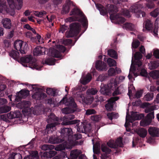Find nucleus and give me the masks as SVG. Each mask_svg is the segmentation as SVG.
I'll return each instance as SVG.
<instances>
[{"label":"nucleus","mask_w":159,"mask_h":159,"mask_svg":"<svg viewBox=\"0 0 159 159\" xmlns=\"http://www.w3.org/2000/svg\"><path fill=\"white\" fill-rule=\"evenodd\" d=\"M81 153V151L78 149L72 150L70 152V156L68 158V159H77Z\"/></svg>","instance_id":"obj_26"},{"label":"nucleus","mask_w":159,"mask_h":159,"mask_svg":"<svg viewBox=\"0 0 159 159\" xmlns=\"http://www.w3.org/2000/svg\"><path fill=\"white\" fill-rule=\"evenodd\" d=\"M108 12L110 15V18L111 19L114 16H115V14L118 11L117 7L111 4L110 5L108 8Z\"/></svg>","instance_id":"obj_22"},{"label":"nucleus","mask_w":159,"mask_h":159,"mask_svg":"<svg viewBox=\"0 0 159 159\" xmlns=\"http://www.w3.org/2000/svg\"><path fill=\"white\" fill-rule=\"evenodd\" d=\"M149 64V68L150 69H155L159 66V61H151Z\"/></svg>","instance_id":"obj_37"},{"label":"nucleus","mask_w":159,"mask_h":159,"mask_svg":"<svg viewBox=\"0 0 159 159\" xmlns=\"http://www.w3.org/2000/svg\"><path fill=\"white\" fill-rule=\"evenodd\" d=\"M58 118L54 114H51L49 116L48 122H57L58 121Z\"/></svg>","instance_id":"obj_45"},{"label":"nucleus","mask_w":159,"mask_h":159,"mask_svg":"<svg viewBox=\"0 0 159 159\" xmlns=\"http://www.w3.org/2000/svg\"><path fill=\"white\" fill-rule=\"evenodd\" d=\"M144 117V115L142 114H139L136 112H134L131 116L128 119L126 116V121L125 126L126 128L129 125V122L133 123L135 120H140Z\"/></svg>","instance_id":"obj_9"},{"label":"nucleus","mask_w":159,"mask_h":159,"mask_svg":"<svg viewBox=\"0 0 159 159\" xmlns=\"http://www.w3.org/2000/svg\"><path fill=\"white\" fill-rule=\"evenodd\" d=\"M77 124V125H75L73 126H75V128L77 129V131L79 132L85 133L89 130L88 126H89L90 125L89 124L81 122V124L79 125L80 122Z\"/></svg>","instance_id":"obj_12"},{"label":"nucleus","mask_w":159,"mask_h":159,"mask_svg":"<svg viewBox=\"0 0 159 159\" xmlns=\"http://www.w3.org/2000/svg\"><path fill=\"white\" fill-rule=\"evenodd\" d=\"M10 57L16 60L18 59L20 57L19 53L18 51L12 50L10 53Z\"/></svg>","instance_id":"obj_35"},{"label":"nucleus","mask_w":159,"mask_h":159,"mask_svg":"<svg viewBox=\"0 0 159 159\" xmlns=\"http://www.w3.org/2000/svg\"><path fill=\"white\" fill-rule=\"evenodd\" d=\"M93 100V98L90 97H88L86 98H85L84 99V102L85 103L87 104H91Z\"/></svg>","instance_id":"obj_61"},{"label":"nucleus","mask_w":159,"mask_h":159,"mask_svg":"<svg viewBox=\"0 0 159 159\" xmlns=\"http://www.w3.org/2000/svg\"><path fill=\"white\" fill-rule=\"evenodd\" d=\"M11 109V107L9 106H4L0 108L2 113H6L8 112Z\"/></svg>","instance_id":"obj_52"},{"label":"nucleus","mask_w":159,"mask_h":159,"mask_svg":"<svg viewBox=\"0 0 159 159\" xmlns=\"http://www.w3.org/2000/svg\"><path fill=\"white\" fill-rule=\"evenodd\" d=\"M121 14L125 16H127L128 17L130 16V12L129 11L126 9L122 10L121 11Z\"/></svg>","instance_id":"obj_56"},{"label":"nucleus","mask_w":159,"mask_h":159,"mask_svg":"<svg viewBox=\"0 0 159 159\" xmlns=\"http://www.w3.org/2000/svg\"><path fill=\"white\" fill-rule=\"evenodd\" d=\"M96 113L95 110L93 109H88L86 111V114L87 115H90L93 114H95Z\"/></svg>","instance_id":"obj_59"},{"label":"nucleus","mask_w":159,"mask_h":159,"mask_svg":"<svg viewBox=\"0 0 159 159\" xmlns=\"http://www.w3.org/2000/svg\"><path fill=\"white\" fill-rule=\"evenodd\" d=\"M108 55L114 58H117L118 56L116 52L114 49H110L108 50Z\"/></svg>","instance_id":"obj_42"},{"label":"nucleus","mask_w":159,"mask_h":159,"mask_svg":"<svg viewBox=\"0 0 159 159\" xmlns=\"http://www.w3.org/2000/svg\"><path fill=\"white\" fill-rule=\"evenodd\" d=\"M97 8L99 10L101 14L106 15L107 14L108 10L106 8L104 7L102 5L100 4H96Z\"/></svg>","instance_id":"obj_27"},{"label":"nucleus","mask_w":159,"mask_h":159,"mask_svg":"<svg viewBox=\"0 0 159 159\" xmlns=\"http://www.w3.org/2000/svg\"><path fill=\"white\" fill-rule=\"evenodd\" d=\"M108 74L110 76L115 75L116 74V70L113 68H111L109 70Z\"/></svg>","instance_id":"obj_54"},{"label":"nucleus","mask_w":159,"mask_h":159,"mask_svg":"<svg viewBox=\"0 0 159 159\" xmlns=\"http://www.w3.org/2000/svg\"><path fill=\"white\" fill-rule=\"evenodd\" d=\"M143 91L142 90L138 91L136 92L134 96L137 98H140L142 95Z\"/></svg>","instance_id":"obj_62"},{"label":"nucleus","mask_w":159,"mask_h":159,"mask_svg":"<svg viewBox=\"0 0 159 159\" xmlns=\"http://www.w3.org/2000/svg\"><path fill=\"white\" fill-rule=\"evenodd\" d=\"M111 19L113 20H116L118 24H122L125 21V20L124 17L121 16L118 14H116L115 16H114Z\"/></svg>","instance_id":"obj_31"},{"label":"nucleus","mask_w":159,"mask_h":159,"mask_svg":"<svg viewBox=\"0 0 159 159\" xmlns=\"http://www.w3.org/2000/svg\"><path fill=\"white\" fill-rule=\"evenodd\" d=\"M104 61L107 62L110 67L115 66H116V62L114 59L111 58H106L105 57L104 59Z\"/></svg>","instance_id":"obj_34"},{"label":"nucleus","mask_w":159,"mask_h":159,"mask_svg":"<svg viewBox=\"0 0 159 159\" xmlns=\"http://www.w3.org/2000/svg\"><path fill=\"white\" fill-rule=\"evenodd\" d=\"M144 26L146 30H150L153 29V23L151 22L150 20L148 19L143 23V27Z\"/></svg>","instance_id":"obj_33"},{"label":"nucleus","mask_w":159,"mask_h":159,"mask_svg":"<svg viewBox=\"0 0 159 159\" xmlns=\"http://www.w3.org/2000/svg\"><path fill=\"white\" fill-rule=\"evenodd\" d=\"M58 49L59 50L52 48H50L49 49V52L50 53L52 57L60 58L61 59L63 58V57L61 55V52H64L66 50V48L62 45H59L58 46Z\"/></svg>","instance_id":"obj_8"},{"label":"nucleus","mask_w":159,"mask_h":159,"mask_svg":"<svg viewBox=\"0 0 159 159\" xmlns=\"http://www.w3.org/2000/svg\"><path fill=\"white\" fill-rule=\"evenodd\" d=\"M69 27L68 26L66 25H61L60 26L59 32H61L62 33H63Z\"/></svg>","instance_id":"obj_57"},{"label":"nucleus","mask_w":159,"mask_h":159,"mask_svg":"<svg viewBox=\"0 0 159 159\" xmlns=\"http://www.w3.org/2000/svg\"><path fill=\"white\" fill-rule=\"evenodd\" d=\"M101 149L102 151L105 153L101 154L100 159H109L107 154L110 153L111 152V149L108 148L105 143L102 144Z\"/></svg>","instance_id":"obj_13"},{"label":"nucleus","mask_w":159,"mask_h":159,"mask_svg":"<svg viewBox=\"0 0 159 159\" xmlns=\"http://www.w3.org/2000/svg\"><path fill=\"white\" fill-rule=\"evenodd\" d=\"M32 59V57L31 55L21 57L20 58V61L22 63H29L30 64H34V66L36 67L35 64H37L35 62H33Z\"/></svg>","instance_id":"obj_18"},{"label":"nucleus","mask_w":159,"mask_h":159,"mask_svg":"<svg viewBox=\"0 0 159 159\" xmlns=\"http://www.w3.org/2000/svg\"><path fill=\"white\" fill-rule=\"evenodd\" d=\"M113 101L111 99L109 100L108 103L105 105V107L106 110L109 111H111L113 107Z\"/></svg>","instance_id":"obj_36"},{"label":"nucleus","mask_w":159,"mask_h":159,"mask_svg":"<svg viewBox=\"0 0 159 159\" xmlns=\"http://www.w3.org/2000/svg\"><path fill=\"white\" fill-rule=\"evenodd\" d=\"M134 57L136 60H140L142 58V55L140 52H137L134 54Z\"/></svg>","instance_id":"obj_55"},{"label":"nucleus","mask_w":159,"mask_h":159,"mask_svg":"<svg viewBox=\"0 0 159 159\" xmlns=\"http://www.w3.org/2000/svg\"><path fill=\"white\" fill-rule=\"evenodd\" d=\"M107 144L108 146L112 148H116L118 147H122L123 146L122 138L121 137L117 138L115 143L109 141L107 143Z\"/></svg>","instance_id":"obj_15"},{"label":"nucleus","mask_w":159,"mask_h":159,"mask_svg":"<svg viewBox=\"0 0 159 159\" xmlns=\"http://www.w3.org/2000/svg\"><path fill=\"white\" fill-rule=\"evenodd\" d=\"M149 134L153 137L159 136V129L155 127H150L148 129Z\"/></svg>","instance_id":"obj_25"},{"label":"nucleus","mask_w":159,"mask_h":159,"mask_svg":"<svg viewBox=\"0 0 159 159\" xmlns=\"http://www.w3.org/2000/svg\"><path fill=\"white\" fill-rule=\"evenodd\" d=\"M95 67L96 69L99 71H106L107 70L106 64L100 60L96 62Z\"/></svg>","instance_id":"obj_17"},{"label":"nucleus","mask_w":159,"mask_h":159,"mask_svg":"<svg viewBox=\"0 0 159 159\" xmlns=\"http://www.w3.org/2000/svg\"><path fill=\"white\" fill-rule=\"evenodd\" d=\"M107 116L109 120H112L113 118L115 119L117 118L118 117V113L114 112L109 113L107 114Z\"/></svg>","instance_id":"obj_46"},{"label":"nucleus","mask_w":159,"mask_h":159,"mask_svg":"<svg viewBox=\"0 0 159 159\" xmlns=\"http://www.w3.org/2000/svg\"><path fill=\"white\" fill-rule=\"evenodd\" d=\"M19 95L23 98H25L27 97L30 94V91L28 90L22 89L19 92Z\"/></svg>","instance_id":"obj_41"},{"label":"nucleus","mask_w":159,"mask_h":159,"mask_svg":"<svg viewBox=\"0 0 159 159\" xmlns=\"http://www.w3.org/2000/svg\"><path fill=\"white\" fill-rule=\"evenodd\" d=\"M46 93L49 95L53 96H57L56 90L52 88H48L46 90Z\"/></svg>","instance_id":"obj_47"},{"label":"nucleus","mask_w":159,"mask_h":159,"mask_svg":"<svg viewBox=\"0 0 159 159\" xmlns=\"http://www.w3.org/2000/svg\"><path fill=\"white\" fill-rule=\"evenodd\" d=\"M20 113L19 111H16L14 112H12V116L13 117V118H20Z\"/></svg>","instance_id":"obj_63"},{"label":"nucleus","mask_w":159,"mask_h":159,"mask_svg":"<svg viewBox=\"0 0 159 159\" xmlns=\"http://www.w3.org/2000/svg\"><path fill=\"white\" fill-rule=\"evenodd\" d=\"M72 3V2L70 0H69L63 6L61 10V13L62 14H66L69 12Z\"/></svg>","instance_id":"obj_21"},{"label":"nucleus","mask_w":159,"mask_h":159,"mask_svg":"<svg viewBox=\"0 0 159 159\" xmlns=\"http://www.w3.org/2000/svg\"><path fill=\"white\" fill-rule=\"evenodd\" d=\"M60 103L65 104L68 106L62 109V112L65 114L72 113L75 111H78V109L76 104L75 103L74 99L71 97L68 98L66 97L63 98L61 101Z\"/></svg>","instance_id":"obj_5"},{"label":"nucleus","mask_w":159,"mask_h":159,"mask_svg":"<svg viewBox=\"0 0 159 159\" xmlns=\"http://www.w3.org/2000/svg\"><path fill=\"white\" fill-rule=\"evenodd\" d=\"M157 0H146L147 3H146L147 7L148 8L151 9L154 7L155 4L153 1H157Z\"/></svg>","instance_id":"obj_44"},{"label":"nucleus","mask_w":159,"mask_h":159,"mask_svg":"<svg viewBox=\"0 0 159 159\" xmlns=\"http://www.w3.org/2000/svg\"><path fill=\"white\" fill-rule=\"evenodd\" d=\"M140 44L139 41L137 40L132 43V47L135 49L137 48L139 45Z\"/></svg>","instance_id":"obj_58"},{"label":"nucleus","mask_w":159,"mask_h":159,"mask_svg":"<svg viewBox=\"0 0 159 159\" xmlns=\"http://www.w3.org/2000/svg\"><path fill=\"white\" fill-rule=\"evenodd\" d=\"M70 30L66 33L67 38H71L76 36L79 33L81 30V25L78 22H73L69 25Z\"/></svg>","instance_id":"obj_6"},{"label":"nucleus","mask_w":159,"mask_h":159,"mask_svg":"<svg viewBox=\"0 0 159 159\" xmlns=\"http://www.w3.org/2000/svg\"><path fill=\"white\" fill-rule=\"evenodd\" d=\"M60 133V136L66 144L68 143H72L82 138L81 134H76L73 135L72 129L70 128L64 127L61 129Z\"/></svg>","instance_id":"obj_1"},{"label":"nucleus","mask_w":159,"mask_h":159,"mask_svg":"<svg viewBox=\"0 0 159 159\" xmlns=\"http://www.w3.org/2000/svg\"><path fill=\"white\" fill-rule=\"evenodd\" d=\"M2 23L4 28L9 29L11 26V20L9 18L3 19L2 21Z\"/></svg>","instance_id":"obj_29"},{"label":"nucleus","mask_w":159,"mask_h":159,"mask_svg":"<svg viewBox=\"0 0 159 159\" xmlns=\"http://www.w3.org/2000/svg\"><path fill=\"white\" fill-rule=\"evenodd\" d=\"M159 14L158 10L157 9H155L153 11L151 12L150 15L153 17H156Z\"/></svg>","instance_id":"obj_64"},{"label":"nucleus","mask_w":159,"mask_h":159,"mask_svg":"<svg viewBox=\"0 0 159 159\" xmlns=\"http://www.w3.org/2000/svg\"><path fill=\"white\" fill-rule=\"evenodd\" d=\"M100 91L101 93L105 95L109 96L111 94V91L106 85H102Z\"/></svg>","instance_id":"obj_23"},{"label":"nucleus","mask_w":159,"mask_h":159,"mask_svg":"<svg viewBox=\"0 0 159 159\" xmlns=\"http://www.w3.org/2000/svg\"><path fill=\"white\" fill-rule=\"evenodd\" d=\"M8 3L11 8H16L18 10H20L22 6V0H16L18 4L14 2V0H7Z\"/></svg>","instance_id":"obj_16"},{"label":"nucleus","mask_w":159,"mask_h":159,"mask_svg":"<svg viewBox=\"0 0 159 159\" xmlns=\"http://www.w3.org/2000/svg\"><path fill=\"white\" fill-rule=\"evenodd\" d=\"M56 60L53 58H48L44 61V62L45 64L49 65H54L55 64Z\"/></svg>","instance_id":"obj_40"},{"label":"nucleus","mask_w":159,"mask_h":159,"mask_svg":"<svg viewBox=\"0 0 159 159\" xmlns=\"http://www.w3.org/2000/svg\"><path fill=\"white\" fill-rule=\"evenodd\" d=\"M123 28L126 30L131 31H134L135 30V27L134 25L131 23L126 22L124 24Z\"/></svg>","instance_id":"obj_32"},{"label":"nucleus","mask_w":159,"mask_h":159,"mask_svg":"<svg viewBox=\"0 0 159 159\" xmlns=\"http://www.w3.org/2000/svg\"><path fill=\"white\" fill-rule=\"evenodd\" d=\"M28 45L26 43H23L21 40H17L16 41L14 44V48L17 51H19L21 54L25 53V47H27Z\"/></svg>","instance_id":"obj_11"},{"label":"nucleus","mask_w":159,"mask_h":159,"mask_svg":"<svg viewBox=\"0 0 159 159\" xmlns=\"http://www.w3.org/2000/svg\"><path fill=\"white\" fill-rule=\"evenodd\" d=\"M45 48L40 46L36 47L34 50L33 54L35 56H38L45 53Z\"/></svg>","instance_id":"obj_20"},{"label":"nucleus","mask_w":159,"mask_h":159,"mask_svg":"<svg viewBox=\"0 0 159 159\" xmlns=\"http://www.w3.org/2000/svg\"><path fill=\"white\" fill-rule=\"evenodd\" d=\"M100 147L99 144L96 143L94 144L93 147V150L94 154H99L100 153Z\"/></svg>","instance_id":"obj_43"},{"label":"nucleus","mask_w":159,"mask_h":159,"mask_svg":"<svg viewBox=\"0 0 159 159\" xmlns=\"http://www.w3.org/2000/svg\"><path fill=\"white\" fill-rule=\"evenodd\" d=\"M92 79V76L89 74L87 75L86 77L84 79V83H87L89 82Z\"/></svg>","instance_id":"obj_60"},{"label":"nucleus","mask_w":159,"mask_h":159,"mask_svg":"<svg viewBox=\"0 0 159 159\" xmlns=\"http://www.w3.org/2000/svg\"><path fill=\"white\" fill-rule=\"evenodd\" d=\"M98 92L97 89L96 88H92L89 89L87 91V93L89 95H94L96 94Z\"/></svg>","instance_id":"obj_53"},{"label":"nucleus","mask_w":159,"mask_h":159,"mask_svg":"<svg viewBox=\"0 0 159 159\" xmlns=\"http://www.w3.org/2000/svg\"><path fill=\"white\" fill-rule=\"evenodd\" d=\"M153 97V93H148L144 97V99L146 101H148L152 100Z\"/></svg>","instance_id":"obj_49"},{"label":"nucleus","mask_w":159,"mask_h":159,"mask_svg":"<svg viewBox=\"0 0 159 159\" xmlns=\"http://www.w3.org/2000/svg\"><path fill=\"white\" fill-rule=\"evenodd\" d=\"M58 124L59 123L58 122H55L47 125H46L45 132H47L48 134L52 132V131L55 129V126Z\"/></svg>","instance_id":"obj_24"},{"label":"nucleus","mask_w":159,"mask_h":159,"mask_svg":"<svg viewBox=\"0 0 159 159\" xmlns=\"http://www.w3.org/2000/svg\"><path fill=\"white\" fill-rule=\"evenodd\" d=\"M143 7L142 5L137 2L130 7V10L131 12L136 13L137 17H144L145 16V13L141 10Z\"/></svg>","instance_id":"obj_7"},{"label":"nucleus","mask_w":159,"mask_h":159,"mask_svg":"<svg viewBox=\"0 0 159 159\" xmlns=\"http://www.w3.org/2000/svg\"><path fill=\"white\" fill-rule=\"evenodd\" d=\"M46 14V12L44 11H36L34 13V14L36 16L39 17H42L43 18H44L43 16H44ZM44 19H45L46 18H44Z\"/></svg>","instance_id":"obj_50"},{"label":"nucleus","mask_w":159,"mask_h":159,"mask_svg":"<svg viewBox=\"0 0 159 159\" xmlns=\"http://www.w3.org/2000/svg\"><path fill=\"white\" fill-rule=\"evenodd\" d=\"M30 102L29 101H23L18 103L17 106L20 108L23 109V111L25 112H28L30 109Z\"/></svg>","instance_id":"obj_14"},{"label":"nucleus","mask_w":159,"mask_h":159,"mask_svg":"<svg viewBox=\"0 0 159 159\" xmlns=\"http://www.w3.org/2000/svg\"><path fill=\"white\" fill-rule=\"evenodd\" d=\"M150 104L148 102L143 103L142 105L143 108H145L144 112L146 113H148L145 118L142 120L140 122V125L141 126H146L149 125L151 122L152 119L154 118V112L153 111L155 108V106H148Z\"/></svg>","instance_id":"obj_3"},{"label":"nucleus","mask_w":159,"mask_h":159,"mask_svg":"<svg viewBox=\"0 0 159 159\" xmlns=\"http://www.w3.org/2000/svg\"><path fill=\"white\" fill-rule=\"evenodd\" d=\"M73 15L75 16L70 17L69 21L70 22L76 21L81 22L85 30L88 27V23L87 19L83 12L78 9L74 8L70 13V15Z\"/></svg>","instance_id":"obj_2"},{"label":"nucleus","mask_w":159,"mask_h":159,"mask_svg":"<svg viewBox=\"0 0 159 159\" xmlns=\"http://www.w3.org/2000/svg\"><path fill=\"white\" fill-rule=\"evenodd\" d=\"M54 146L51 145L44 144L41 147V149L43 150H49L54 149Z\"/></svg>","instance_id":"obj_48"},{"label":"nucleus","mask_w":159,"mask_h":159,"mask_svg":"<svg viewBox=\"0 0 159 159\" xmlns=\"http://www.w3.org/2000/svg\"><path fill=\"white\" fill-rule=\"evenodd\" d=\"M66 120H64L61 123V124L63 125H76L78 122H80V121L78 120H73L75 118V116L73 114H70L66 116L65 117Z\"/></svg>","instance_id":"obj_10"},{"label":"nucleus","mask_w":159,"mask_h":159,"mask_svg":"<svg viewBox=\"0 0 159 159\" xmlns=\"http://www.w3.org/2000/svg\"><path fill=\"white\" fill-rule=\"evenodd\" d=\"M137 134L142 138H144L147 135V130L143 128H140L137 131Z\"/></svg>","instance_id":"obj_38"},{"label":"nucleus","mask_w":159,"mask_h":159,"mask_svg":"<svg viewBox=\"0 0 159 159\" xmlns=\"http://www.w3.org/2000/svg\"><path fill=\"white\" fill-rule=\"evenodd\" d=\"M108 88L111 91V90H114V89H116V88L117 87V82L116 80H112L107 84V85Z\"/></svg>","instance_id":"obj_39"},{"label":"nucleus","mask_w":159,"mask_h":159,"mask_svg":"<svg viewBox=\"0 0 159 159\" xmlns=\"http://www.w3.org/2000/svg\"><path fill=\"white\" fill-rule=\"evenodd\" d=\"M49 142L51 143L56 144L59 143L63 141L61 136L57 135L52 136L49 139Z\"/></svg>","instance_id":"obj_19"},{"label":"nucleus","mask_w":159,"mask_h":159,"mask_svg":"<svg viewBox=\"0 0 159 159\" xmlns=\"http://www.w3.org/2000/svg\"><path fill=\"white\" fill-rule=\"evenodd\" d=\"M150 75L153 79H157L159 78V70H155L150 73Z\"/></svg>","instance_id":"obj_51"},{"label":"nucleus","mask_w":159,"mask_h":159,"mask_svg":"<svg viewBox=\"0 0 159 159\" xmlns=\"http://www.w3.org/2000/svg\"><path fill=\"white\" fill-rule=\"evenodd\" d=\"M46 94L43 92H36L32 96L33 98L36 100H42L46 98Z\"/></svg>","instance_id":"obj_28"},{"label":"nucleus","mask_w":159,"mask_h":159,"mask_svg":"<svg viewBox=\"0 0 159 159\" xmlns=\"http://www.w3.org/2000/svg\"><path fill=\"white\" fill-rule=\"evenodd\" d=\"M150 104L148 102L143 103L142 105L143 108H145L144 112L146 113H148L145 118L142 120L140 122V125L141 126H146L149 125L151 122L152 119L154 118V112L153 111L155 108V106H148Z\"/></svg>","instance_id":"obj_4"},{"label":"nucleus","mask_w":159,"mask_h":159,"mask_svg":"<svg viewBox=\"0 0 159 159\" xmlns=\"http://www.w3.org/2000/svg\"><path fill=\"white\" fill-rule=\"evenodd\" d=\"M56 151L53 150H50L49 152H45L43 154L44 157L48 158H51L55 156L57 154Z\"/></svg>","instance_id":"obj_30"}]
</instances>
